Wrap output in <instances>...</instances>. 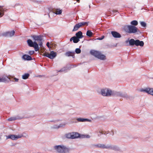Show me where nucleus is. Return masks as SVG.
I'll return each mask as SVG.
<instances>
[{"label": "nucleus", "mask_w": 153, "mask_h": 153, "mask_svg": "<svg viewBox=\"0 0 153 153\" xmlns=\"http://www.w3.org/2000/svg\"><path fill=\"white\" fill-rule=\"evenodd\" d=\"M140 24L143 27H146V24L144 22H140Z\"/></svg>", "instance_id": "32"}, {"label": "nucleus", "mask_w": 153, "mask_h": 153, "mask_svg": "<svg viewBox=\"0 0 153 153\" xmlns=\"http://www.w3.org/2000/svg\"><path fill=\"white\" fill-rule=\"evenodd\" d=\"M29 76L30 75L28 73L25 74H24L22 75V78L23 79H27Z\"/></svg>", "instance_id": "29"}, {"label": "nucleus", "mask_w": 153, "mask_h": 153, "mask_svg": "<svg viewBox=\"0 0 153 153\" xmlns=\"http://www.w3.org/2000/svg\"><path fill=\"white\" fill-rule=\"evenodd\" d=\"M34 53V51H30L28 52V54L30 55H32Z\"/></svg>", "instance_id": "36"}, {"label": "nucleus", "mask_w": 153, "mask_h": 153, "mask_svg": "<svg viewBox=\"0 0 153 153\" xmlns=\"http://www.w3.org/2000/svg\"><path fill=\"white\" fill-rule=\"evenodd\" d=\"M85 137L86 138H89L90 137V135H86Z\"/></svg>", "instance_id": "41"}, {"label": "nucleus", "mask_w": 153, "mask_h": 153, "mask_svg": "<svg viewBox=\"0 0 153 153\" xmlns=\"http://www.w3.org/2000/svg\"><path fill=\"white\" fill-rule=\"evenodd\" d=\"M24 117V115L19 114L16 116L9 118L7 120L9 121H13L16 120H20L23 118Z\"/></svg>", "instance_id": "10"}, {"label": "nucleus", "mask_w": 153, "mask_h": 153, "mask_svg": "<svg viewBox=\"0 0 153 153\" xmlns=\"http://www.w3.org/2000/svg\"><path fill=\"white\" fill-rule=\"evenodd\" d=\"M89 8H90V7H91V6H90V5H89Z\"/></svg>", "instance_id": "45"}, {"label": "nucleus", "mask_w": 153, "mask_h": 153, "mask_svg": "<svg viewBox=\"0 0 153 153\" xmlns=\"http://www.w3.org/2000/svg\"><path fill=\"white\" fill-rule=\"evenodd\" d=\"M39 45L40 46V47H42V41H39Z\"/></svg>", "instance_id": "39"}, {"label": "nucleus", "mask_w": 153, "mask_h": 153, "mask_svg": "<svg viewBox=\"0 0 153 153\" xmlns=\"http://www.w3.org/2000/svg\"><path fill=\"white\" fill-rule=\"evenodd\" d=\"M9 78L8 77L5 75H3L0 77V82H5L8 81Z\"/></svg>", "instance_id": "18"}, {"label": "nucleus", "mask_w": 153, "mask_h": 153, "mask_svg": "<svg viewBox=\"0 0 153 153\" xmlns=\"http://www.w3.org/2000/svg\"><path fill=\"white\" fill-rule=\"evenodd\" d=\"M140 92L146 93L153 96V88H146L145 89L142 88L140 89Z\"/></svg>", "instance_id": "11"}, {"label": "nucleus", "mask_w": 153, "mask_h": 153, "mask_svg": "<svg viewBox=\"0 0 153 153\" xmlns=\"http://www.w3.org/2000/svg\"><path fill=\"white\" fill-rule=\"evenodd\" d=\"M62 13V11L61 10H59L58 9L56 10L55 12V14L57 15L60 14Z\"/></svg>", "instance_id": "31"}, {"label": "nucleus", "mask_w": 153, "mask_h": 153, "mask_svg": "<svg viewBox=\"0 0 153 153\" xmlns=\"http://www.w3.org/2000/svg\"><path fill=\"white\" fill-rule=\"evenodd\" d=\"M129 42V45L130 46H133L134 45L136 46H140L141 47L143 46L144 43L143 41H140L138 39L134 40V39H131L129 41L126 40V42L127 43Z\"/></svg>", "instance_id": "3"}, {"label": "nucleus", "mask_w": 153, "mask_h": 153, "mask_svg": "<svg viewBox=\"0 0 153 153\" xmlns=\"http://www.w3.org/2000/svg\"><path fill=\"white\" fill-rule=\"evenodd\" d=\"M104 38V36H101V37L99 38L98 39L100 40H101L103 39Z\"/></svg>", "instance_id": "38"}, {"label": "nucleus", "mask_w": 153, "mask_h": 153, "mask_svg": "<svg viewBox=\"0 0 153 153\" xmlns=\"http://www.w3.org/2000/svg\"><path fill=\"white\" fill-rule=\"evenodd\" d=\"M93 147L96 148L106 149H107V145L106 146L104 144H97L93 145Z\"/></svg>", "instance_id": "14"}, {"label": "nucleus", "mask_w": 153, "mask_h": 153, "mask_svg": "<svg viewBox=\"0 0 153 153\" xmlns=\"http://www.w3.org/2000/svg\"><path fill=\"white\" fill-rule=\"evenodd\" d=\"M49 45H50V43L48 42H47L46 44V45L48 48H49Z\"/></svg>", "instance_id": "40"}, {"label": "nucleus", "mask_w": 153, "mask_h": 153, "mask_svg": "<svg viewBox=\"0 0 153 153\" xmlns=\"http://www.w3.org/2000/svg\"><path fill=\"white\" fill-rule=\"evenodd\" d=\"M44 56L48 57L50 59H53L56 57L57 53L53 51H51L50 53H45L43 54Z\"/></svg>", "instance_id": "9"}, {"label": "nucleus", "mask_w": 153, "mask_h": 153, "mask_svg": "<svg viewBox=\"0 0 153 153\" xmlns=\"http://www.w3.org/2000/svg\"><path fill=\"white\" fill-rule=\"evenodd\" d=\"M55 121H54V120H50L49 121V122H55Z\"/></svg>", "instance_id": "43"}, {"label": "nucleus", "mask_w": 153, "mask_h": 153, "mask_svg": "<svg viewBox=\"0 0 153 153\" xmlns=\"http://www.w3.org/2000/svg\"><path fill=\"white\" fill-rule=\"evenodd\" d=\"M81 27L82 26H88V24L89 23V22H81L80 23H79Z\"/></svg>", "instance_id": "28"}, {"label": "nucleus", "mask_w": 153, "mask_h": 153, "mask_svg": "<svg viewBox=\"0 0 153 153\" xmlns=\"http://www.w3.org/2000/svg\"><path fill=\"white\" fill-rule=\"evenodd\" d=\"M112 95L117 97H120L123 98H127L128 97V96L126 94L120 92L112 91Z\"/></svg>", "instance_id": "8"}, {"label": "nucleus", "mask_w": 153, "mask_h": 153, "mask_svg": "<svg viewBox=\"0 0 153 153\" xmlns=\"http://www.w3.org/2000/svg\"><path fill=\"white\" fill-rule=\"evenodd\" d=\"M86 34L87 36L91 37L92 36L93 33L91 30H88L87 31Z\"/></svg>", "instance_id": "27"}, {"label": "nucleus", "mask_w": 153, "mask_h": 153, "mask_svg": "<svg viewBox=\"0 0 153 153\" xmlns=\"http://www.w3.org/2000/svg\"><path fill=\"white\" fill-rule=\"evenodd\" d=\"M124 28L126 32L129 33H135L140 32L138 29L135 26L131 25H127L124 26Z\"/></svg>", "instance_id": "2"}, {"label": "nucleus", "mask_w": 153, "mask_h": 153, "mask_svg": "<svg viewBox=\"0 0 153 153\" xmlns=\"http://www.w3.org/2000/svg\"><path fill=\"white\" fill-rule=\"evenodd\" d=\"M99 131L100 133L102 134H106L105 131H103L101 129H99Z\"/></svg>", "instance_id": "33"}, {"label": "nucleus", "mask_w": 153, "mask_h": 153, "mask_svg": "<svg viewBox=\"0 0 153 153\" xmlns=\"http://www.w3.org/2000/svg\"><path fill=\"white\" fill-rule=\"evenodd\" d=\"M81 27L79 23L76 24L74 27L72 31H75L77 30L79 28Z\"/></svg>", "instance_id": "25"}, {"label": "nucleus", "mask_w": 153, "mask_h": 153, "mask_svg": "<svg viewBox=\"0 0 153 153\" xmlns=\"http://www.w3.org/2000/svg\"><path fill=\"white\" fill-rule=\"evenodd\" d=\"M98 137H100L101 136V134L100 133L98 134Z\"/></svg>", "instance_id": "44"}, {"label": "nucleus", "mask_w": 153, "mask_h": 153, "mask_svg": "<svg viewBox=\"0 0 153 153\" xmlns=\"http://www.w3.org/2000/svg\"><path fill=\"white\" fill-rule=\"evenodd\" d=\"M114 134V132H113V135Z\"/></svg>", "instance_id": "46"}, {"label": "nucleus", "mask_w": 153, "mask_h": 153, "mask_svg": "<svg viewBox=\"0 0 153 153\" xmlns=\"http://www.w3.org/2000/svg\"><path fill=\"white\" fill-rule=\"evenodd\" d=\"M90 53L91 54L101 60H104L106 59L105 56L104 55L101 54L99 51L92 50L91 51Z\"/></svg>", "instance_id": "5"}, {"label": "nucleus", "mask_w": 153, "mask_h": 153, "mask_svg": "<svg viewBox=\"0 0 153 153\" xmlns=\"http://www.w3.org/2000/svg\"><path fill=\"white\" fill-rule=\"evenodd\" d=\"M67 70V69L66 68H62V69H61V70H59L58 71V72H65V71H66Z\"/></svg>", "instance_id": "35"}, {"label": "nucleus", "mask_w": 153, "mask_h": 153, "mask_svg": "<svg viewBox=\"0 0 153 153\" xmlns=\"http://www.w3.org/2000/svg\"><path fill=\"white\" fill-rule=\"evenodd\" d=\"M72 40H73V42L74 43H77L80 41V40L77 37L74 36L70 39V42H71Z\"/></svg>", "instance_id": "22"}, {"label": "nucleus", "mask_w": 153, "mask_h": 153, "mask_svg": "<svg viewBox=\"0 0 153 153\" xmlns=\"http://www.w3.org/2000/svg\"><path fill=\"white\" fill-rule=\"evenodd\" d=\"M14 79L15 80V81L16 82H18L19 80V79H18L16 78H14Z\"/></svg>", "instance_id": "42"}, {"label": "nucleus", "mask_w": 153, "mask_h": 153, "mask_svg": "<svg viewBox=\"0 0 153 153\" xmlns=\"http://www.w3.org/2000/svg\"><path fill=\"white\" fill-rule=\"evenodd\" d=\"M76 120L79 122H91V120H90L86 118H78L76 119Z\"/></svg>", "instance_id": "21"}, {"label": "nucleus", "mask_w": 153, "mask_h": 153, "mask_svg": "<svg viewBox=\"0 0 153 153\" xmlns=\"http://www.w3.org/2000/svg\"><path fill=\"white\" fill-rule=\"evenodd\" d=\"M22 58L25 60H32L31 56L27 54H25L23 56Z\"/></svg>", "instance_id": "23"}, {"label": "nucleus", "mask_w": 153, "mask_h": 153, "mask_svg": "<svg viewBox=\"0 0 153 153\" xmlns=\"http://www.w3.org/2000/svg\"><path fill=\"white\" fill-rule=\"evenodd\" d=\"M64 125H63L62 124H60L59 125H54L53 127V128H59L60 127H62Z\"/></svg>", "instance_id": "30"}, {"label": "nucleus", "mask_w": 153, "mask_h": 153, "mask_svg": "<svg viewBox=\"0 0 153 153\" xmlns=\"http://www.w3.org/2000/svg\"><path fill=\"white\" fill-rule=\"evenodd\" d=\"M112 12H113V13H112V14L114 15H116V14H115L114 13H116V12H118V11L117 10H112Z\"/></svg>", "instance_id": "37"}, {"label": "nucleus", "mask_w": 153, "mask_h": 153, "mask_svg": "<svg viewBox=\"0 0 153 153\" xmlns=\"http://www.w3.org/2000/svg\"><path fill=\"white\" fill-rule=\"evenodd\" d=\"M6 139H10L13 140H16L17 139L21 138L22 137H28V135L25 133H23V134L16 135L14 134H10L8 136H6Z\"/></svg>", "instance_id": "4"}, {"label": "nucleus", "mask_w": 153, "mask_h": 153, "mask_svg": "<svg viewBox=\"0 0 153 153\" xmlns=\"http://www.w3.org/2000/svg\"><path fill=\"white\" fill-rule=\"evenodd\" d=\"M76 36H75L79 39L82 38L83 37V36L82 35V33L81 31H79L76 33Z\"/></svg>", "instance_id": "24"}, {"label": "nucleus", "mask_w": 153, "mask_h": 153, "mask_svg": "<svg viewBox=\"0 0 153 153\" xmlns=\"http://www.w3.org/2000/svg\"><path fill=\"white\" fill-rule=\"evenodd\" d=\"M15 33L14 30H12L4 33L3 34V35L5 36L12 37L14 35Z\"/></svg>", "instance_id": "15"}, {"label": "nucleus", "mask_w": 153, "mask_h": 153, "mask_svg": "<svg viewBox=\"0 0 153 153\" xmlns=\"http://www.w3.org/2000/svg\"><path fill=\"white\" fill-rule=\"evenodd\" d=\"M74 54V51H69L66 52L65 53V55L67 56H71L73 58H74L75 57Z\"/></svg>", "instance_id": "20"}, {"label": "nucleus", "mask_w": 153, "mask_h": 153, "mask_svg": "<svg viewBox=\"0 0 153 153\" xmlns=\"http://www.w3.org/2000/svg\"><path fill=\"white\" fill-rule=\"evenodd\" d=\"M6 11V9L5 8L0 6V18L3 16Z\"/></svg>", "instance_id": "19"}, {"label": "nucleus", "mask_w": 153, "mask_h": 153, "mask_svg": "<svg viewBox=\"0 0 153 153\" xmlns=\"http://www.w3.org/2000/svg\"><path fill=\"white\" fill-rule=\"evenodd\" d=\"M107 149L112 150L116 151H120L119 147L116 145H107Z\"/></svg>", "instance_id": "13"}, {"label": "nucleus", "mask_w": 153, "mask_h": 153, "mask_svg": "<svg viewBox=\"0 0 153 153\" xmlns=\"http://www.w3.org/2000/svg\"><path fill=\"white\" fill-rule=\"evenodd\" d=\"M80 134L77 132H73L66 134V137L68 138L75 139L79 137Z\"/></svg>", "instance_id": "12"}, {"label": "nucleus", "mask_w": 153, "mask_h": 153, "mask_svg": "<svg viewBox=\"0 0 153 153\" xmlns=\"http://www.w3.org/2000/svg\"><path fill=\"white\" fill-rule=\"evenodd\" d=\"M130 24L131 25L135 26L138 25V22L136 20H133L131 22Z\"/></svg>", "instance_id": "26"}, {"label": "nucleus", "mask_w": 153, "mask_h": 153, "mask_svg": "<svg viewBox=\"0 0 153 153\" xmlns=\"http://www.w3.org/2000/svg\"><path fill=\"white\" fill-rule=\"evenodd\" d=\"M53 148L58 153H68L70 150L69 148L63 145H56Z\"/></svg>", "instance_id": "1"}, {"label": "nucleus", "mask_w": 153, "mask_h": 153, "mask_svg": "<svg viewBox=\"0 0 153 153\" xmlns=\"http://www.w3.org/2000/svg\"><path fill=\"white\" fill-rule=\"evenodd\" d=\"M75 52L76 53L79 54L81 53V51L80 48H77L75 49Z\"/></svg>", "instance_id": "34"}, {"label": "nucleus", "mask_w": 153, "mask_h": 153, "mask_svg": "<svg viewBox=\"0 0 153 153\" xmlns=\"http://www.w3.org/2000/svg\"><path fill=\"white\" fill-rule=\"evenodd\" d=\"M27 42L29 46L34 48L36 51H38L39 50V46L36 41L33 42L31 40L29 39L27 40Z\"/></svg>", "instance_id": "7"}, {"label": "nucleus", "mask_w": 153, "mask_h": 153, "mask_svg": "<svg viewBox=\"0 0 153 153\" xmlns=\"http://www.w3.org/2000/svg\"><path fill=\"white\" fill-rule=\"evenodd\" d=\"M101 94L103 96L110 97L112 95V91L108 88H105L101 90Z\"/></svg>", "instance_id": "6"}, {"label": "nucleus", "mask_w": 153, "mask_h": 153, "mask_svg": "<svg viewBox=\"0 0 153 153\" xmlns=\"http://www.w3.org/2000/svg\"><path fill=\"white\" fill-rule=\"evenodd\" d=\"M31 37L35 41L39 42L42 41V36L41 35L36 36L33 35Z\"/></svg>", "instance_id": "16"}, {"label": "nucleus", "mask_w": 153, "mask_h": 153, "mask_svg": "<svg viewBox=\"0 0 153 153\" xmlns=\"http://www.w3.org/2000/svg\"><path fill=\"white\" fill-rule=\"evenodd\" d=\"M111 33L113 36L115 38H120L121 37V34L116 31H112Z\"/></svg>", "instance_id": "17"}]
</instances>
